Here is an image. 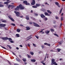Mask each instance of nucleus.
<instances>
[{
  "mask_svg": "<svg viewBox=\"0 0 65 65\" xmlns=\"http://www.w3.org/2000/svg\"><path fill=\"white\" fill-rule=\"evenodd\" d=\"M20 9L21 10L22 9H24V7H22V5L21 4H20L19 6H18L16 7V8H15V10H19V9Z\"/></svg>",
  "mask_w": 65,
  "mask_h": 65,
  "instance_id": "obj_1",
  "label": "nucleus"
},
{
  "mask_svg": "<svg viewBox=\"0 0 65 65\" xmlns=\"http://www.w3.org/2000/svg\"><path fill=\"white\" fill-rule=\"evenodd\" d=\"M52 63H51V65H58V64L56 63V62L55 61V59H52Z\"/></svg>",
  "mask_w": 65,
  "mask_h": 65,
  "instance_id": "obj_2",
  "label": "nucleus"
},
{
  "mask_svg": "<svg viewBox=\"0 0 65 65\" xmlns=\"http://www.w3.org/2000/svg\"><path fill=\"white\" fill-rule=\"evenodd\" d=\"M14 12L16 14V15L17 17H20V15L21 14H20V13L19 12H17L16 11H14Z\"/></svg>",
  "mask_w": 65,
  "mask_h": 65,
  "instance_id": "obj_3",
  "label": "nucleus"
},
{
  "mask_svg": "<svg viewBox=\"0 0 65 65\" xmlns=\"http://www.w3.org/2000/svg\"><path fill=\"white\" fill-rule=\"evenodd\" d=\"M8 18L10 19L12 21V22H14V19L12 18H11V16L10 15H9V16H8Z\"/></svg>",
  "mask_w": 65,
  "mask_h": 65,
  "instance_id": "obj_4",
  "label": "nucleus"
},
{
  "mask_svg": "<svg viewBox=\"0 0 65 65\" xmlns=\"http://www.w3.org/2000/svg\"><path fill=\"white\" fill-rule=\"evenodd\" d=\"M33 24H34V26H35V27H40V26H39V25L35 23V22H33Z\"/></svg>",
  "mask_w": 65,
  "mask_h": 65,
  "instance_id": "obj_5",
  "label": "nucleus"
},
{
  "mask_svg": "<svg viewBox=\"0 0 65 65\" xmlns=\"http://www.w3.org/2000/svg\"><path fill=\"white\" fill-rule=\"evenodd\" d=\"M23 2L24 4H25L26 5H30V3H28L27 1H24Z\"/></svg>",
  "mask_w": 65,
  "mask_h": 65,
  "instance_id": "obj_6",
  "label": "nucleus"
},
{
  "mask_svg": "<svg viewBox=\"0 0 65 65\" xmlns=\"http://www.w3.org/2000/svg\"><path fill=\"white\" fill-rule=\"evenodd\" d=\"M9 40V41H11V40H12V39L11 38H9L7 37H6V39L5 40Z\"/></svg>",
  "mask_w": 65,
  "mask_h": 65,
  "instance_id": "obj_7",
  "label": "nucleus"
},
{
  "mask_svg": "<svg viewBox=\"0 0 65 65\" xmlns=\"http://www.w3.org/2000/svg\"><path fill=\"white\" fill-rule=\"evenodd\" d=\"M31 5H34L35 4V0H32V3H31Z\"/></svg>",
  "mask_w": 65,
  "mask_h": 65,
  "instance_id": "obj_8",
  "label": "nucleus"
},
{
  "mask_svg": "<svg viewBox=\"0 0 65 65\" xmlns=\"http://www.w3.org/2000/svg\"><path fill=\"white\" fill-rule=\"evenodd\" d=\"M45 15H47V16H50V14H48L47 12H45L44 13Z\"/></svg>",
  "mask_w": 65,
  "mask_h": 65,
  "instance_id": "obj_9",
  "label": "nucleus"
},
{
  "mask_svg": "<svg viewBox=\"0 0 65 65\" xmlns=\"http://www.w3.org/2000/svg\"><path fill=\"white\" fill-rule=\"evenodd\" d=\"M41 17L42 18H45V16L43 14H42L40 15Z\"/></svg>",
  "mask_w": 65,
  "mask_h": 65,
  "instance_id": "obj_10",
  "label": "nucleus"
},
{
  "mask_svg": "<svg viewBox=\"0 0 65 65\" xmlns=\"http://www.w3.org/2000/svg\"><path fill=\"white\" fill-rule=\"evenodd\" d=\"M26 30H30V27L29 26H26Z\"/></svg>",
  "mask_w": 65,
  "mask_h": 65,
  "instance_id": "obj_11",
  "label": "nucleus"
},
{
  "mask_svg": "<svg viewBox=\"0 0 65 65\" xmlns=\"http://www.w3.org/2000/svg\"><path fill=\"white\" fill-rule=\"evenodd\" d=\"M0 38L1 39H3V40H5V39L6 38V37H0Z\"/></svg>",
  "mask_w": 65,
  "mask_h": 65,
  "instance_id": "obj_12",
  "label": "nucleus"
},
{
  "mask_svg": "<svg viewBox=\"0 0 65 65\" xmlns=\"http://www.w3.org/2000/svg\"><path fill=\"white\" fill-rule=\"evenodd\" d=\"M1 23V22H0V24ZM5 26V24H0V27H4Z\"/></svg>",
  "mask_w": 65,
  "mask_h": 65,
  "instance_id": "obj_13",
  "label": "nucleus"
},
{
  "mask_svg": "<svg viewBox=\"0 0 65 65\" xmlns=\"http://www.w3.org/2000/svg\"><path fill=\"white\" fill-rule=\"evenodd\" d=\"M26 19L27 20H29V15H27L26 16Z\"/></svg>",
  "mask_w": 65,
  "mask_h": 65,
  "instance_id": "obj_14",
  "label": "nucleus"
},
{
  "mask_svg": "<svg viewBox=\"0 0 65 65\" xmlns=\"http://www.w3.org/2000/svg\"><path fill=\"white\" fill-rule=\"evenodd\" d=\"M45 33H46L47 34H48L50 32V30H46L45 32Z\"/></svg>",
  "mask_w": 65,
  "mask_h": 65,
  "instance_id": "obj_15",
  "label": "nucleus"
},
{
  "mask_svg": "<svg viewBox=\"0 0 65 65\" xmlns=\"http://www.w3.org/2000/svg\"><path fill=\"white\" fill-rule=\"evenodd\" d=\"M36 6H37V7H39V6H40V4H36Z\"/></svg>",
  "mask_w": 65,
  "mask_h": 65,
  "instance_id": "obj_16",
  "label": "nucleus"
},
{
  "mask_svg": "<svg viewBox=\"0 0 65 65\" xmlns=\"http://www.w3.org/2000/svg\"><path fill=\"white\" fill-rule=\"evenodd\" d=\"M47 11L48 13H49L50 14H52V12L50 11V10H47Z\"/></svg>",
  "mask_w": 65,
  "mask_h": 65,
  "instance_id": "obj_17",
  "label": "nucleus"
},
{
  "mask_svg": "<svg viewBox=\"0 0 65 65\" xmlns=\"http://www.w3.org/2000/svg\"><path fill=\"white\" fill-rule=\"evenodd\" d=\"M32 7H33V8H37V7L36 5H34L32 6Z\"/></svg>",
  "mask_w": 65,
  "mask_h": 65,
  "instance_id": "obj_18",
  "label": "nucleus"
},
{
  "mask_svg": "<svg viewBox=\"0 0 65 65\" xmlns=\"http://www.w3.org/2000/svg\"><path fill=\"white\" fill-rule=\"evenodd\" d=\"M16 60L17 61H18V62H20L21 61V60L19 59H18L17 58H16Z\"/></svg>",
  "mask_w": 65,
  "mask_h": 65,
  "instance_id": "obj_19",
  "label": "nucleus"
},
{
  "mask_svg": "<svg viewBox=\"0 0 65 65\" xmlns=\"http://www.w3.org/2000/svg\"><path fill=\"white\" fill-rule=\"evenodd\" d=\"M31 61L32 62H35L36 61V60L35 59H31Z\"/></svg>",
  "mask_w": 65,
  "mask_h": 65,
  "instance_id": "obj_20",
  "label": "nucleus"
},
{
  "mask_svg": "<svg viewBox=\"0 0 65 65\" xmlns=\"http://www.w3.org/2000/svg\"><path fill=\"white\" fill-rule=\"evenodd\" d=\"M4 4H7V5H8V2H5L4 3Z\"/></svg>",
  "mask_w": 65,
  "mask_h": 65,
  "instance_id": "obj_21",
  "label": "nucleus"
},
{
  "mask_svg": "<svg viewBox=\"0 0 65 65\" xmlns=\"http://www.w3.org/2000/svg\"><path fill=\"white\" fill-rule=\"evenodd\" d=\"M3 24L5 25V26L4 27H3L6 30H7V28H6V27H5V26H6V24Z\"/></svg>",
  "mask_w": 65,
  "mask_h": 65,
  "instance_id": "obj_22",
  "label": "nucleus"
},
{
  "mask_svg": "<svg viewBox=\"0 0 65 65\" xmlns=\"http://www.w3.org/2000/svg\"><path fill=\"white\" fill-rule=\"evenodd\" d=\"M27 57L28 58H31V56L30 55H29V54H27Z\"/></svg>",
  "mask_w": 65,
  "mask_h": 65,
  "instance_id": "obj_23",
  "label": "nucleus"
},
{
  "mask_svg": "<svg viewBox=\"0 0 65 65\" xmlns=\"http://www.w3.org/2000/svg\"><path fill=\"white\" fill-rule=\"evenodd\" d=\"M22 60H23V61H24V62H26V58H23L22 59Z\"/></svg>",
  "mask_w": 65,
  "mask_h": 65,
  "instance_id": "obj_24",
  "label": "nucleus"
},
{
  "mask_svg": "<svg viewBox=\"0 0 65 65\" xmlns=\"http://www.w3.org/2000/svg\"><path fill=\"white\" fill-rule=\"evenodd\" d=\"M17 32H19L21 31V30L20 29H17Z\"/></svg>",
  "mask_w": 65,
  "mask_h": 65,
  "instance_id": "obj_25",
  "label": "nucleus"
},
{
  "mask_svg": "<svg viewBox=\"0 0 65 65\" xmlns=\"http://www.w3.org/2000/svg\"><path fill=\"white\" fill-rule=\"evenodd\" d=\"M44 21H47V18L46 17L44 18Z\"/></svg>",
  "mask_w": 65,
  "mask_h": 65,
  "instance_id": "obj_26",
  "label": "nucleus"
},
{
  "mask_svg": "<svg viewBox=\"0 0 65 65\" xmlns=\"http://www.w3.org/2000/svg\"><path fill=\"white\" fill-rule=\"evenodd\" d=\"M43 30H44V29H41V31L39 32V33H41V32H43Z\"/></svg>",
  "mask_w": 65,
  "mask_h": 65,
  "instance_id": "obj_27",
  "label": "nucleus"
},
{
  "mask_svg": "<svg viewBox=\"0 0 65 65\" xmlns=\"http://www.w3.org/2000/svg\"><path fill=\"white\" fill-rule=\"evenodd\" d=\"M55 3V4L57 5L58 6H59V3L57 2H56Z\"/></svg>",
  "mask_w": 65,
  "mask_h": 65,
  "instance_id": "obj_28",
  "label": "nucleus"
},
{
  "mask_svg": "<svg viewBox=\"0 0 65 65\" xmlns=\"http://www.w3.org/2000/svg\"><path fill=\"white\" fill-rule=\"evenodd\" d=\"M62 9H61L60 10V12H59V14H61V12H62Z\"/></svg>",
  "mask_w": 65,
  "mask_h": 65,
  "instance_id": "obj_29",
  "label": "nucleus"
},
{
  "mask_svg": "<svg viewBox=\"0 0 65 65\" xmlns=\"http://www.w3.org/2000/svg\"><path fill=\"white\" fill-rule=\"evenodd\" d=\"M16 35L17 37H20V35L19 34H16Z\"/></svg>",
  "mask_w": 65,
  "mask_h": 65,
  "instance_id": "obj_30",
  "label": "nucleus"
},
{
  "mask_svg": "<svg viewBox=\"0 0 65 65\" xmlns=\"http://www.w3.org/2000/svg\"><path fill=\"white\" fill-rule=\"evenodd\" d=\"M7 46H8V47H9L10 48V49H11V47L10 46L8 45H7Z\"/></svg>",
  "mask_w": 65,
  "mask_h": 65,
  "instance_id": "obj_31",
  "label": "nucleus"
},
{
  "mask_svg": "<svg viewBox=\"0 0 65 65\" xmlns=\"http://www.w3.org/2000/svg\"><path fill=\"white\" fill-rule=\"evenodd\" d=\"M50 30L51 31V32H54V29H50Z\"/></svg>",
  "mask_w": 65,
  "mask_h": 65,
  "instance_id": "obj_32",
  "label": "nucleus"
},
{
  "mask_svg": "<svg viewBox=\"0 0 65 65\" xmlns=\"http://www.w3.org/2000/svg\"><path fill=\"white\" fill-rule=\"evenodd\" d=\"M30 54L31 55H34V53L33 52H30Z\"/></svg>",
  "mask_w": 65,
  "mask_h": 65,
  "instance_id": "obj_33",
  "label": "nucleus"
},
{
  "mask_svg": "<svg viewBox=\"0 0 65 65\" xmlns=\"http://www.w3.org/2000/svg\"><path fill=\"white\" fill-rule=\"evenodd\" d=\"M57 51H58V52H59L60 51V50H61V49L59 48H57Z\"/></svg>",
  "mask_w": 65,
  "mask_h": 65,
  "instance_id": "obj_34",
  "label": "nucleus"
},
{
  "mask_svg": "<svg viewBox=\"0 0 65 65\" xmlns=\"http://www.w3.org/2000/svg\"><path fill=\"white\" fill-rule=\"evenodd\" d=\"M63 41H60L59 42V43L60 44H61L62 43H63Z\"/></svg>",
  "mask_w": 65,
  "mask_h": 65,
  "instance_id": "obj_35",
  "label": "nucleus"
},
{
  "mask_svg": "<svg viewBox=\"0 0 65 65\" xmlns=\"http://www.w3.org/2000/svg\"><path fill=\"white\" fill-rule=\"evenodd\" d=\"M12 5H9V6H8V8H9H9H10V7H12Z\"/></svg>",
  "mask_w": 65,
  "mask_h": 65,
  "instance_id": "obj_36",
  "label": "nucleus"
},
{
  "mask_svg": "<svg viewBox=\"0 0 65 65\" xmlns=\"http://www.w3.org/2000/svg\"><path fill=\"white\" fill-rule=\"evenodd\" d=\"M54 35H55V36H56L57 37H59V36L57 34H54Z\"/></svg>",
  "mask_w": 65,
  "mask_h": 65,
  "instance_id": "obj_37",
  "label": "nucleus"
},
{
  "mask_svg": "<svg viewBox=\"0 0 65 65\" xmlns=\"http://www.w3.org/2000/svg\"><path fill=\"white\" fill-rule=\"evenodd\" d=\"M4 6V5H3L0 4V7H3Z\"/></svg>",
  "mask_w": 65,
  "mask_h": 65,
  "instance_id": "obj_38",
  "label": "nucleus"
},
{
  "mask_svg": "<svg viewBox=\"0 0 65 65\" xmlns=\"http://www.w3.org/2000/svg\"><path fill=\"white\" fill-rule=\"evenodd\" d=\"M0 46H1V47H2V48H4V49H5V50H6V48L5 47H3V46H2L1 45H0Z\"/></svg>",
  "mask_w": 65,
  "mask_h": 65,
  "instance_id": "obj_39",
  "label": "nucleus"
},
{
  "mask_svg": "<svg viewBox=\"0 0 65 65\" xmlns=\"http://www.w3.org/2000/svg\"><path fill=\"white\" fill-rule=\"evenodd\" d=\"M30 18H31V19H32V20H36V19H35L33 17H30Z\"/></svg>",
  "mask_w": 65,
  "mask_h": 65,
  "instance_id": "obj_40",
  "label": "nucleus"
},
{
  "mask_svg": "<svg viewBox=\"0 0 65 65\" xmlns=\"http://www.w3.org/2000/svg\"><path fill=\"white\" fill-rule=\"evenodd\" d=\"M6 21L5 20H3L2 21V22L3 23H6Z\"/></svg>",
  "mask_w": 65,
  "mask_h": 65,
  "instance_id": "obj_41",
  "label": "nucleus"
},
{
  "mask_svg": "<svg viewBox=\"0 0 65 65\" xmlns=\"http://www.w3.org/2000/svg\"><path fill=\"white\" fill-rule=\"evenodd\" d=\"M32 44L33 46H34L35 47H36V45L35 44L33 43Z\"/></svg>",
  "mask_w": 65,
  "mask_h": 65,
  "instance_id": "obj_42",
  "label": "nucleus"
},
{
  "mask_svg": "<svg viewBox=\"0 0 65 65\" xmlns=\"http://www.w3.org/2000/svg\"><path fill=\"white\" fill-rule=\"evenodd\" d=\"M32 38V37H31L30 38H28V39L26 40V41H28V40H29V39H30L31 38Z\"/></svg>",
  "mask_w": 65,
  "mask_h": 65,
  "instance_id": "obj_43",
  "label": "nucleus"
},
{
  "mask_svg": "<svg viewBox=\"0 0 65 65\" xmlns=\"http://www.w3.org/2000/svg\"><path fill=\"white\" fill-rule=\"evenodd\" d=\"M61 21H62L63 20V17H61Z\"/></svg>",
  "mask_w": 65,
  "mask_h": 65,
  "instance_id": "obj_44",
  "label": "nucleus"
},
{
  "mask_svg": "<svg viewBox=\"0 0 65 65\" xmlns=\"http://www.w3.org/2000/svg\"><path fill=\"white\" fill-rule=\"evenodd\" d=\"M41 63L43 65H45V63H44L42 62H41Z\"/></svg>",
  "mask_w": 65,
  "mask_h": 65,
  "instance_id": "obj_45",
  "label": "nucleus"
},
{
  "mask_svg": "<svg viewBox=\"0 0 65 65\" xmlns=\"http://www.w3.org/2000/svg\"><path fill=\"white\" fill-rule=\"evenodd\" d=\"M11 25H12L13 26H15V24H14L12 23L11 24Z\"/></svg>",
  "mask_w": 65,
  "mask_h": 65,
  "instance_id": "obj_46",
  "label": "nucleus"
},
{
  "mask_svg": "<svg viewBox=\"0 0 65 65\" xmlns=\"http://www.w3.org/2000/svg\"><path fill=\"white\" fill-rule=\"evenodd\" d=\"M12 7L11 8V9H13L14 8V7L15 6H14L12 5Z\"/></svg>",
  "mask_w": 65,
  "mask_h": 65,
  "instance_id": "obj_47",
  "label": "nucleus"
},
{
  "mask_svg": "<svg viewBox=\"0 0 65 65\" xmlns=\"http://www.w3.org/2000/svg\"><path fill=\"white\" fill-rule=\"evenodd\" d=\"M47 44H48V43H44V45H47Z\"/></svg>",
  "mask_w": 65,
  "mask_h": 65,
  "instance_id": "obj_48",
  "label": "nucleus"
},
{
  "mask_svg": "<svg viewBox=\"0 0 65 65\" xmlns=\"http://www.w3.org/2000/svg\"><path fill=\"white\" fill-rule=\"evenodd\" d=\"M8 63L10 64V65H11V62H9V61H8Z\"/></svg>",
  "mask_w": 65,
  "mask_h": 65,
  "instance_id": "obj_49",
  "label": "nucleus"
},
{
  "mask_svg": "<svg viewBox=\"0 0 65 65\" xmlns=\"http://www.w3.org/2000/svg\"><path fill=\"white\" fill-rule=\"evenodd\" d=\"M47 45L48 46H51V44H47Z\"/></svg>",
  "mask_w": 65,
  "mask_h": 65,
  "instance_id": "obj_50",
  "label": "nucleus"
},
{
  "mask_svg": "<svg viewBox=\"0 0 65 65\" xmlns=\"http://www.w3.org/2000/svg\"><path fill=\"white\" fill-rule=\"evenodd\" d=\"M41 47L42 48H44V45H42V46H41Z\"/></svg>",
  "mask_w": 65,
  "mask_h": 65,
  "instance_id": "obj_51",
  "label": "nucleus"
},
{
  "mask_svg": "<svg viewBox=\"0 0 65 65\" xmlns=\"http://www.w3.org/2000/svg\"><path fill=\"white\" fill-rule=\"evenodd\" d=\"M29 23L30 24V25H32V24H33V23L32 22H30Z\"/></svg>",
  "mask_w": 65,
  "mask_h": 65,
  "instance_id": "obj_52",
  "label": "nucleus"
},
{
  "mask_svg": "<svg viewBox=\"0 0 65 65\" xmlns=\"http://www.w3.org/2000/svg\"><path fill=\"white\" fill-rule=\"evenodd\" d=\"M35 37H36L37 38V39H38V38H39L38 37V36H35Z\"/></svg>",
  "mask_w": 65,
  "mask_h": 65,
  "instance_id": "obj_53",
  "label": "nucleus"
},
{
  "mask_svg": "<svg viewBox=\"0 0 65 65\" xmlns=\"http://www.w3.org/2000/svg\"><path fill=\"white\" fill-rule=\"evenodd\" d=\"M56 21H53V23H54V24H56Z\"/></svg>",
  "mask_w": 65,
  "mask_h": 65,
  "instance_id": "obj_54",
  "label": "nucleus"
},
{
  "mask_svg": "<svg viewBox=\"0 0 65 65\" xmlns=\"http://www.w3.org/2000/svg\"><path fill=\"white\" fill-rule=\"evenodd\" d=\"M20 26H21V27H24V25L22 24H20Z\"/></svg>",
  "mask_w": 65,
  "mask_h": 65,
  "instance_id": "obj_55",
  "label": "nucleus"
},
{
  "mask_svg": "<svg viewBox=\"0 0 65 65\" xmlns=\"http://www.w3.org/2000/svg\"><path fill=\"white\" fill-rule=\"evenodd\" d=\"M10 42L11 43H13V42L12 41H11Z\"/></svg>",
  "mask_w": 65,
  "mask_h": 65,
  "instance_id": "obj_56",
  "label": "nucleus"
},
{
  "mask_svg": "<svg viewBox=\"0 0 65 65\" xmlns=\"http://www.w3.org/2000/svg\"><path fill=\"white\" fill-rule=\"evenodd\" d=\"M55 18L56 19H58V17L56 16L55 17Z\"/></svg>",
  "mask_w": 65,
  "mask_h": 65,
  "instance_id": "obj_57",
  "label": "nucleus"
},
{
  "mask_svg": "<svg viewBox=\"0 0 65 65\" xmlns=\"http://www.w3.org/2000/svg\"><path fill=\"white\" fill-rule=\"evenodd\" d=\"M35 14L36 16H38V14H36V13H35Z\"/></svg>",
  "mask_w": 65,
  "mask_h": 65,
  "instance_id": "obj_58",
  "label": "nucleus"
},
{
  "mask_svg": "<svg viewBox=\"0 0 65 65\" xmlns=\"http://www.w3.org/2000/svg\"><path fill=\"white\" fill-rule=\"evenodd\" d=\"M27 45L28 46H30V44H29L28 43Z\"/></svg>",
  "mask_w": 65,
  "mask_h": 65,
  "instance_id": "obj_59",
  "label": "nucleus"
},
{
  "mask_svg": "<svg viewBox=\"0 0 65 65\" xmlns=\"http://www.w3.org/2000/svg\"><path fill=\"white\" fill-rule=\"evenodd\" d=\"M12 53L14 55H15V53H14L13 52H12Z\"/></svg>",
  "mask_w": 65,
  "mask_h": 65,
  "instance_id": "obj_60",
  "label": "nucleus"
},
{
  "mask_svg": "<svg viewBox=\"0 0 65 65\" xmlns=\"http://www.w3.org/2000/svg\"><path fill=\"white\" fill-rule=\"evenodd\" d=\"M63 15H64V13H62L61 14V16H63Z\"/></svg>",
  "mask_w": 65,
  "mask_h": 65,
  "instance_id": "obj_61",
  "label": "nucleus"
},
{
  "mask_svg": "<svg viewBox=\"0 0 65 65\" xmlns=\"http://www.w3.org/2000/svg\"><path fill=\"white\" fill-rule=\"evenodd\" d=\"M59 60L60 61H61V60H63V59L62 58H60V59H59Z\"/></svg>",
  "mask_w": 65,
  "mask_h": 65,
  "instance_id": "obj_62",
  "label": "nucleus"
},
{
  "mask_svg": "<svg viewBox=\"0 0 65 65\" xmlns=\"http://www.w3.org/2000/svg\"><path fill=\"white\" fill-rule=\"evenodd\" d=\"M20 46L21 47H23V46L22 45H20Z\"/></svg>",
  "mask_w": 65,
  "mask_h": 65,
  "instance_id": "obj_63",
  "label": "nucleus"
},
{
  "mask_svg": "<svg viewBox=\"0 0 65 65\" xmlns=\"http://www.w3.org/2000/svg\"><path fill=\"white\" fill-rule=\"evenodd\" d=\"M16 49L17 50H19V48H18V47H16Z\"/></svg>",
  "mask_w": 65,
  "mask_h": 65,
  "instance_id": "obj_64",
  "label": "nucleus"
}]
</instances>
